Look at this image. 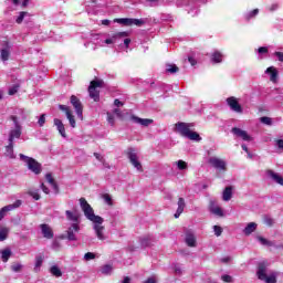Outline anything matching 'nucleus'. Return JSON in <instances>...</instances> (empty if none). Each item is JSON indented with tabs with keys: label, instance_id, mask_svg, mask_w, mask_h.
Returning a JSON list of instances; mask_svg holds the SVG:
<instances>
[{
	"label": "nucleus",
	"instance_id": "40",
	"mask_svg": "<svg viewBox=\"0 0 283 283\" xmlns=\"http://www.w3.org/2000/svg\"><path fill=\"white\" fill-rule=\"evenodd\" d=\"M9 230L8 228L0 229V242H3L8 238Z\"/></svg>",
	"mask_w": 283,
	"mask_h": 283
},
{
	"label": "nucleus",
	"instance_id": "57",
	"mask_svg": "<svg viewBox=\"0 0 283 283\" xmlns=\"http://www.w3.org/2000/svg\"><path fill=\"white\" fill-rule=\"evenodd\" d=\"M275 146L277 147V149H283V139H276Z\"/></svg>",
	"mask_w": 283,
	"mask_h": 283
},
{
	"label": "nucleus",
	"instance_id": "30",
	"mask_svg": "<svg viewBox=\"0 0 283 283\" xmlns=\"http://www.w3.org/2000/svg\"><path fill=\"white\" fill-rule=\"evenodd\" d=\"M2 262H8L12 256V250L10 248H6L4 250L0 251Z\"/></svg>",
	"mask_w": 283,
	"mask_h": 283
},
{
	"label": "nucleus",
	"instance_id": "9",
	"mask_svg": "<svg viewBox=\"0 0 283 283\" xmlns=\"http://www.w3.org/2000/svg\"><path fill=\"white\" fill-rule=\"evenodd\" d=\"M71 104L73 105L77 117L83 120V104L81 103V99H78V97H76L75 95L71 96Z\"/></svg>",
	"mask_w": 283,
	"mask_h": 283
},
{
	"label": "nucleus",
	"instance_id": "42",
	"mask_svg": "<svg viewBox=\"0 0 283 283\" xmlns=\"http://www.w3.org/2000/svg\"><path fill=\"white\" fill-rule=\"evenodd\" d=\"M260 10L259 9H254L253 11H251L250 13L245 14V19L247 21L253 19V17H258Z\"/></svg>",
	"mask_w": 283,
	"mask_h": 283
},
{
	"label": "nucleus",
	"instance_id": "21",
	"mask_svg": "<svg viewBox=\"0 0 283 283\" xmlns=\"http://www.w3.org/2000/svg\"><path fill=\"white\" fill-rule=\"evenodd\" d=\"M266 175L269 178L274 180V182H276L277 185H281V187H283V177L280 174H277L273 170H268Z\"/></svg>",
	"mask_w": 283,
	"mask_h": 283
},
{
	"label": "nucleus",
	"instance_id": "19",
	"mask_svg": "<svg viewBox=\"0 0 283 283\" xmlns=\"http://www.w3.org/2000/svg\"><path fill=\"white\" fill-rule=\"evenodd\" d=\"M125 36H127V32H118L112 35V38L106 39L104 43H106V45H112L116 43L118 39H125Z\"/></svg>",
	"mask_w": 283,
	"mask_h": 283
},
{
	"label": "nucleus",
	"instance_id": "18",
	"mask_svg": "<svg viewBox=\"0 0 283 283\" xmlns=\"http://www.w3.org/2000/svg\"><path fill=\"white\" fill-rule=\"evenodd\" d=\"M185 242L187 247L196 248L198 247V241L196 240V234H193L191 231L186 232Z\"/></svg>",
	"mask_w": 283,
	"mask_h": 283
},
{
	"label": "nucleus",
	"instance_id": "64",
	"mask_svg": "<svg viewBox=\"0 0 283 283\" xmlns=\"http://www.w3.org/2000/svg\"><path fill=\"white\" fill-rule=\"evenodd\" d=\"M122 283H132V279L129 276L124 277Z\"/></svg>",
	"mask_w": 283,
	"mask_h": 283
},
{
	"label": "nucleus",
	"instance_id": "34",
	"mask_svg": "<svg viewBox=\"0 0 283 283\" xmlns=\"http://www.w3.org/2000/svg\"><path fill=\"white\" fill-rule=\"evenodd\" d=\"M41 266H43V256L38 255L35 256V265H34L35 273H39V271H41Z\"/></svg>",
	"mask_w": 283,
	"mask_h": 283
},
{
	"label": "nucleus",
	"instance_id": "4",
	"mask_svg": "<svg viewBox=\"0 0 283 283\" xmlns=\"http://www.w3.org/2000/svg\"><path fill=\"white\" fill-rule=\"evenodd\" d=\"M20 159L23 160V163H25L28 169L30 171H32L33 174H35V176H39V174H41V171H43L41 164L39 161H36V159H34L32 157H28L23 154H20Z\"/></svg>",
	"mask_w": 283,
	"mask_h": 283
},
{
	"label": "nucleus",
	"instance_id": "15",
	"mask_svg": "<svg viewBox=\"0 0 283 283\" xmlns=\"http://www.w3.org/2000/svg\"><path fill=\"white\" fill-rule=\"evenodd\" d=\"M93 229L95 231L96 238L99 240H106L105 227L103 226V222H93Z\"/></svg>",
	"mask_w": 283,
	"mask_h": 283
},
{
	"label": "nucleus",
	"instance_id": "11",
	"mask_svg": "<svg viewBox=\"0 0 283 283\" xmlns=\"http://www.w3.org/2000/svg\"><path fill=\"white\" fill-rule=\"evenodd\" d=\"M78 231H81V227L78 226V223H72L71 227H69V229L66 230L67 240H70L71 242L76 241V233H78Z\"/></svg>",
	"mask_w": 283,
	"mask_h": 283
},
{
	"label": "nucleus",
	"instance_id": "58",
	"mask_svg": "<svg viewBox=\"0 0 283 283\" xmlns=\"http://www.w3.org/2000/svg\"><path fill=\"white\" fill-rule=\"evenodd\" d=\"M107 122L109 123V125H114V115H112L111 113H107Z\"/></svg>",
	"mask_w": 283,
	"mask_h": 283
},
{
	"label": "nucleus",
	"instance_id": "13",
	"mask_svg": "<svg viewBox=\"0 0 283 283\" xmlns=\"http://www.w3.org/2000/svg\"><path fill=\"white\" fill-rule=\"evenodd\" d=\"M227 103L232 112H235L237 114H242V106L240 105V103H238V98H235L234 96L228 97Z\"/></svg>",
	"mask_w": 283,
	"mask_h": 283
},
{
	"label": "nucleus",
	"instance_id": "55",
	"mask_svg": "<svg viewBox=\"0 0 283 283\" xmlns=\"http://www.w3.org/2000/svg\"><path fill=\"white\" fill-rule=\"evenodd\" d=\"M59 109H61V112H65L66 116H67V113H72L70 111V107H67L65 105H59Z\"/></svg>",
	"mask_w": 283,
	"mask_h": 283
},
{
	"label": "nucleus",
	"instance_id": "26",
	"mask_svg": "<svg viewBox=\"0 0 283 283\" xmlns=\"http://www.w3.org/2000/svg\"><path fill=\"white\" fill-rule=\"evenodd\" d=\"M21 205H23V201L18 199L14 201V203L4 206L2 208V211H4V213H8V211H14V209H19V207H21Z\"/></svg>",
	"mask_w": 283,
	"mask_h": 283
},
{
	"label": "nucleus",
	"instance_id": "46",
	"mask_svg": "<svg viewBox=\"0 0 283 283\" xmlns=\"http://www.w3.org/2000/svg\"><path fill=\"white\" fill-rule=\"evenodd\" d=\"M264 223L268 226V227H273V224H275V219L266 216L264 217Z\"/></svg>",
	"mask_w": 283,
	"mask_h": 283
},
{
	"label": "nucleus",
	"instance_id": "10",
	"mask_svg": "<svg viewBox=\"0 0 283 283\" xmlns=\"http://www.w3.org/2000/svg\"><path fill=\"white\" fill-rule=\"evenodd\" d=\"M209 165H211V167H214V169H219L220 171H227V161L218 157H211L209 159Z\"/></svg>",
	"mask_w": 283,
	"mask_h": 283
},
{
	"label": "nucleus",
	"instance_id": "29",
	"mask_svg": "<svg viewBox=\"0 0 283 283\" xmlns=\"http://www.w3.org/2000/svg\"><path fill=\"white\" fill-rule=\"evenodd\" d=\"M258 229V223L250 222L248 226L243 229L244 235H251V233H254V231Z\"/></svg>",
	"mask_w": 283,
	"mask_h": 283
},
{
	"label": "nucleus",
	"instance_id": "36",
	"mask_svg": "<svg viewBox=\"0 0 283 283\" xmlns=\"http://www.w3.org/2000/svg\"><path fill=\"white\" fill-rule=\"evenodd\" d=\"M50 272L55 277H61V275H63V272H61V269H59V266H56V265L51 266Z\"/></svg>",
	"mask_w": 283,
	"mask_h": 283
},
{
	"label": "nucleus",
	"instance_id": "47",
	"mask_svg": "<svg viewBox=\"0 0 283 283\" xmlns=\"http://www.w3.org/2000/svg\"><path fill=\"white\" fill-rule=\"evenodd\" d=\"M103 200L106 202V205H108L109 207H112V205H114L112 202V196H109V193H104L103 195Z\"/></svg>",
	"mask_w": 283,
	"mask_h": 283
},
{
	"label": "nucleus",
	"instance_id": "37",
	"mask_svg": "<svg viewBox=\"0 0 283 283\" xmlns=\"http://www.w3.org/2000/svg\"><path fill=\"white\" fill-rule=\"evenodd\" d=\"M25 17H30V13L25 11L20 12L18 18L15 19V23H23V20L25 19Z\"/></svg>",
	"mask_w": 283,
	"mask_h": 283
},
{
	"label": "nucleus",
	"instance_id": "44",
	"mask_svg": "<svg viewBox=\"0 0 283 283\" xmlns=\"http://www.w3.org/2000/svg\"><path fill=\"white\" fill-rule=\"evenodd\" d=\"M66 118L70 122L71 127H76V120L74 119V115H72V113H67Z\"/></svg>",
	"mask_w": 283,
	"mask_h": 283
},
{
	"label": "nucleus",
	"instance_id": "62",
	"mask_svg": "<svg viewBox=\"0 0 283 283\" xmlns=\"http://www.w3.org/2000/svg\"><path fill=\"white\" fill-rule=\"evenodd\" d=\"M188 61H189L190 65H196V63H198V62L196 61V59L192 57V56H189V57H188Z\"/></svg>",
	"mask_w": 283,
	"mask_h": 283
},
{
	"label": "nucleus",
	"instance_id": "25",
	"mask_svg": "<svg viewBox=\"0 0 283 283\" xmlns=\"http://www.w3.org/2000/svg\"><path fill=\"white\" fill-rule=\"evenodd\" d=\"M65 216H66V219L70 220L71 222H73V224H78V212L74 211H70V210H66L65 211Z\"/></svg>",
	"mask_w": 283,
	"mask_h": 283
},
{
	"label": "nucleus",
	"instance_id": "27",
	"mask_svg": "<svg viewBox=\"0 0 283 283\" xmlns=\"http://www.w3.org/2000/svg\"><path fill=\"white\" fill-rule=\"evenodd\" d=\"M155 242H156V238H154V237H151V235L144 237V238L140 240V244H142V247H144V248L153 247Z\"/></svg>",
	"mask_w": 283,
	"mask_h": 283
},
{
	"label": "nucleus",
	"instance_id": "8",
	"mask_svg": "<svg viewBox=\"0 0 283 283\" xmlns=\"http://www.w3.org/2000/svg\"><path fill=\"white\" fill-rule=\"evenodd\" d=\"M127 158L129 159V163L137 169V171H143V164L138 160V154H136V149L128 148L127 149Z\"/></svg>",
	"mask_w": 283,
	"mask_h": 283
},
{
	"label": "nucleus",
	"instance_id": "3",
	"mask_svg": "<svg viewBox=\"0 0 283 283\" xmlns=\"http://www.w3.org/2000/svg\"><path fill=\"white\" fill-rule=\"evenodd\" d=\"M259 280H262L265 283H277V272H272L266 276V265L264 263L259 264V270L256 272Z\"/></svg>",
	"mask_w": 283,
	"mask_h": 283
},
{
	"label": "nucleus",
	"instance_id": "23",
	"mask_svg": "<svg viewBox=\"0 0 283 283\" xmlns=\"http://www.w3.org/2000/svg\"><path fill=\"white\" fill-rule=\"evenodd\" d=\"M132 120H134V123H137V125H143V127H149V125L154 123V119L140 118L136 116H132Z\"/></svg>",
	"mask_w": 283,
	"mask_h": 283
},
{
	"label": "nucleus",
	"instance_id": "63",
	"mask_svg": "<svg viewBox=\"0 0 283 283\" xmlns=\"http://www.w3.org/2000/svg\"><path fill=\"white\" fill-rule=\"evenodd\" d=\"M144 283H156V279L155 277H149Z\"/></svg>",
	"mask_w": 283,
	"mask_h": 283
},
{
	"label": "nucleus",
	"instance_id": "43",
	"mask_svg": "<svg viewBox=\"0 0 283 283\" xmlns=\"http://www.w3.org/2000/svg\"><path fill=\"white\" fill-rule=\"evenodd\" d=\"M19 87H21L19 84H14L9 88V96H14L17 92H19Z\"/></svg>",
	"mask_w": 283,
	"mask_h": 283
},
{
	"label": "nucleus",
	"instance_id": "7",
	"mask_svg": "<svg viewBox=\"0 0 283 283\" xmlns=\"http://www.w3.org/2000/svg\"><path fill=\"white\" fill-rule=\"evenodd\" d=\"M11 120L13 122L14 128L9 132L8 140L14 144V138H21V125L17 116H11Z\"/></svg>",
	"mask_w": 283,
	"mask_h": 283
},
{
	"label": "nucleus",
	"instance_id": "51",
	"mask_svg": "<svg viewBox=\"0 0 283 283\" xmlns=\"http://www.w3.org/2000/svg\"><path fill=\"white\" fill-rule=\"evenodd\" d=\"M176 165H177L178 169H180V170L187 169V164H186L185 160H178V161L176 163Z\"/></svg>",
	"mask_w": 283,
	"mask_h": 283
},
{
	"label": "nucleus",
	"instance_id": "33",
	"mask_svg": "<svg viewBox=\"0 0 283 283\" xmlns=\"http://www.w3.org/2000/svg\"><path fill=\"white\" fill-rule=\"evenodd\" d=\"M112 271H114L112 264H105L101 268L102 275H112Z\"/></svg>",
	"mask_w": 283,
	"mask_h": 283
},
{
	"label": "nucleus",
	"instance_id": "52",
	"mask_svg": "<svg viewBox=\"0 0 283 283\" xmlns=\"http://www.w3.org/2000/svg\"><path fill=\"white\" fill-rule=\"evenodd\" d=\"M221 280H222V282H226V283H231V282H233V277H232L231 275H229V274L222 275V276H221Z\"/></svg>",
	"mask_w": 283,
	"mask_h": 283
},
{
	"label": "nucleus",
	"instance_id": "60",
	"mask_svg": "<svg viewBox=\"0 0 283 283\" xmlns=\"http://www.w3.org/2000/svg\"><path fill=\"white\" fill-rule=\"evenodd\" d=\"M113 113L116 114L118 118H123V113L120 112V108H115Z\"/></svg>",
	"mask_w": 283,
	"mask_h": 283
},
{
	"label": "nucleus",
	"instance_id": "49",
	"mask_svg": "<svg viewBox=\"0 0 283 283\" xmlns=\"http://www.w3.org/2000/svg\"><path fill=\"white\" fill-rule=\"evenodd\" d=\"M96 258V254H94L93 252H87L84 254V260L86 262H90V260H94Z\"/></svg>",
	"mask_w": 283,
	"mask_h": 283
},
{
	"label": "nucleus",
	"instance_id": "20",
	"mask_svg": "<svg viewBox=\"0 0 283 283\" xmlns=\"http://www.w3.org/2000/svg\"><path fill=\"white\" fill-rule=\"evenodd\" d=\"M53 123L62 138H67V134L65 133V125H63V122L59 118H55Z\"/></svg>",
	"mask_w": 283,
	"mask_h": 283
},
{
	"label": "nucleus",
	"instance_id": "1",
	"mask_svg": "<svg viewBox=\"0 0 283 283\" xmlns=\"http://www.w3.org/2000/svg\"><path fill=\"white\" fill-rule=\"evenodd\" d=\"M177 134L182 136L184 138H188V140H195V143H200L202 137L197 132L191 130L193 124H188L184 122H179L175 125Z\"/></svg>",
	"mask_w": 283,
	"mask_h": 283
},
{
	"label": "nucleus",
	"instance_id": "59",
	"mask_svg": "<svg viewBox=\"0 0 283 283\" xmlns=\"http://www.w3.org/2000/svg\"><path fill=\"white\" fill-rule=\"evenodd\" d=\"M40 187H41V189H42V191H43L44 193H46V195L50 193V188L46 187L45 184H41Z\"/></svg>",
	"mask_w": 283,
	"mask_h": 283
},
{
	"label": "nucleus",
	"instance_id": "53",
	"mask_svg": "<svg viewBox=\"0 0 283 283\" xmlns=\"http://www.w3.org/2000/svg\"><path fill=\"white\" fill-rule=\"evenodd\" d=\"M273 55L276 56L281 63H283V52L276 51L273 53Z\"/></svg>",
	"mask_w": 283,
	"mask_h": 283
},
{
	"label": "nucleus",
	"instance_id": "61",
	"mask_svg": "<svg viewBox=\"0 0 283 283\" xmlns=\"http://www.w3.org/2000/svg\"><path fill=\"white\" fill-rule=\"evenodd\" d=\"M114 105H115L116 107H123L124 103L120 102V99H115V101H114Z\"/></svg>",
	"mask_w": 283,
	"mask_h": 283
},
{
	"label": "nucleus",
	"instance_id": "38",
	"mask_svg": "<svg viewBox=\"0 0 283 283\" xmlns=\"http://www.w3.org/2000/svg\"><path fill=\"white\" fill-rule=\"evenodd\" d=\"M32 199L34 200H41V195H39V189L29 190L28 192Z\"/></svg>",
	"mask_w": 283,
	"mask_h": 283
},
{
	"label": "nucleus",
	"instance_id": "17",
	"mask_svg": "<svg viewBox=\"0 0 283 283\" xmlns=\"http://www.w3.org/2000/svg\"><path fill=\"white\" fill-rule=\"evenodd\" d=\"M40 229L42 231L43 238H46V240H52V238H54V232L52 231V228L49 224L42 223L40 224Z\"/></svg>",
	"mask_w": 283,
	"mask_h": 283
},
{
	"label": "nucleus",
	"instance_id": "50",
	"mask_svg": "<svg viewBox=\"0 0 283 283\" xmlns=\"http://www.w3.org/2000/svg\"><path fill=\"white\" fill-rule=\"evenodd\" d=\"M213 231L217 238H220V235H222V228L220 226H213Z\"/></svg>",
	"mask_w": 283,
	"mask_h": 283
},
{
	"label": "nucleus",
	"instance_id": "31",
	"mask_svg": "<svg viewBox=\"0 0 283 283\" xmlns=\"http://www.w3.org/2000/svg\"><path fill=\"white\" fill-rule=\"evenodd\" d=\"M46 182L51 185V187L54 189L55 193H59V185H56V181H54V178L52 177V174H46L45 175Z\"/></svg>",
	"mask_w": 283,
	"mask_h": 283
},
{
	"label": "nucleus",
	"instance_id": "32",
	"mask_svg": "<svg viewBox=\"0 0 283 283\" xmlns=\"http://www.w3.org/2000/svg\"><path fill=\"white\" fill-rule=\"evenodd\" d=\"M4 156L7 158H14V144L12 142H9V145L6 147Z\"/></svg>",
	"mask_w": 283,
	"mask_h": 283
},
{
	"label": "nucleus",
	"instance_id": "2",
	"mask_svg": "<svg viewBox=\"0 0 283 283\" xmlns=\"http://www.w3.org/2000/svg\"><path fill=\"white\" fill-rule=\"evenodd\" d=\"M80 207L85 218L91 222H105V220L101 216L94 214V209L87 203V200H85V198L80 199Z\"/></svg>",
	"mask_w": 283,
	"mask_h": 283
},
{
	"label": "nucleus",
	"instance_id": "48",
	"mask_svg": "<svg viewBox=\"0 0 283 283\" xmlns=\"http://www.w3.org/2000/svg\"><path fill=\"white\" fill-rule=\"evenodd\" d=\"M261 123H263V125H273V119H271V117H261L260 118Z\"/></svg>",
	"mask_w": 283,
	"mask_h": 283
},
{
	"label": "nucleus",
	"instance_id": "22",
	"mask_svg": "<svg viewBox=\"0 0 283 283\" xmlns=\"http://www.w3.org/2000/svg\"><path fill=\"white\" fill-rule=\"evenodd\" d=\"M178 208L175 212V218H180V216H182V212L185 211V207H187V203L185 202V198L180 197L178 199Z\"/></svg>",
	"mask_w": 283,
	"mask_h": 283
},
{
	"label": "nucleus",
	"instance_id": "39",
	"mask_svg": "<svg viewBox=\"0 0 283 283\" xmlns=\"http://www.w3.org/2000/svg\"><path fill=\"white\" fill-rule=\"evenodd\" d=\"M22 269H23V264L21 263H13L11 265V271H13V273H21Z\"/></svg>",
	"mask_w": 283,
	"mask_h": 283
},
{
	"label": "nucleus",
	"instance_id": "16",
	"mask_svg": "<svg viewBox=\"0 0 283 283\" xmlns=\"http://www.w3.org/2000/svg\"><path fill=\"white\" fill-rule=\"evenodd\" d=\"M209 211L212 212L213 216H218L219 218L224 217L222 208H220V206H218V203L213 200H210Z\"/></svg>",
	"mask_w": 283,
	"mask_h": 283
},
{
	"label": "nucleus",
	"instance_id": "35",
	"mask_svg": "<svg viewBox=\"0 0 283 283\" xmlns=\"http://www.w3.org/2000/svg\"><path fill=\"white\" fill-rule=\"evenodd\" d=\"M211 61L212 63H222V53H220V51L213 52L211 56Z\"/></svg>",
	"mask_w": 283,
	"mask_h": 283
},
{
	"label": "nucleus",
	"instance_id": "28",
	"mask_svg": "<svg viewBox=\"0 0 283 283\" xmlns=\"http://www.w3.org/2000/svg\"><path fill=\"white\" fill-rule=\"evenodd\" d=\"M231 198H233V187L229 186L223 190L222 200H224V202H229Z\"/></svg>",
	"mask_w": 283,
	"mask_h": 283
},
{
	"label": "nucleus",
	"instance_id": "14",
	"mask_svg": "<svg viewBox=\"0 0 283 283\" xmlns=\"http://www.w3.org/2000/svg\"><path fill=\"white\" fill-rule=\"evenodd\" d=\"M11 50H12V45H10V42H4L2 44V49L0 50L1 61L3 62L9 61Z\"/></svg>",
	"mask_w": 283,
	"mask_h": 283
},
{
	"label": "nucleus",
	"instance_id": "41",
	"mask_svg": "<svg viewBox=\"0 0 283 283\" xmlns=\"http://www.w3.org/2000/svg\"><path fill=\"white\" fill-rule=\"evenodd\" d=\"M258 240L263 247H273V242L264 239V237H258Z\"/></svg>",
	"mask_w": 283,
	"mask_h": 283
},
{
	"label": "nucleus",
	"instance_id": "5",
	"mask_svg": "<svg viewBox=\"0 0 283 283\" xmlns=\"http://www.w3.org/2000/svg\"><path fill=\"white\" fill-rule=\"evenodd\" d=\"M96 87H103V80H93L88 86V94L93 101H101V92Z\"/></svg>",
	"mask_w": 283,
	"mask_h": 283
},
{
	"label": "nucleus",
	"instance_id": "56",
	"mask_svg": "<svg viewBox=\"0 0 283 283\" xmlns=\"http://www.w3.org/2000/svg\"><path fill=\"white\" fill-rule=\"evenodd\" d=\"M259 54H268L269 49L266 46H261L258 49Z\"/></svg>",
	"mask_w": 283,
	"mask_h": 283
},
{
	"label": "nucleus",
	"instance_id": "6",
	"mask_svg": "<svg viewBox=\"0 0 283 283\" xmlns=\"http://www.w3.org/2000/svg\"><path fill=\"white\" fill-rule=\"evenodd\" d=\"M115 23H120V25H136L137 28H143L145 25V19H134V18H119L114 20Z\"/></svg>",
	"mask_w": 283,
	"mask_h": 283
},
{
	"label": "nucleus",
	"instance_id": "12",
	"mask_svg": "<svg viewBox=\"0 0 283 283\" xmlns=\"http://www.w3.org/2000/svg\"><path fill=\"white\" fill-rule=\"evenodd\" d=\"M231 133L234 136H237V138H242V140H245L247 143H251V140H253V138L249 135V133H247V130H243L241 128L233 127L231 129Z\"/></svg>",
	"mask_w": 283,
	"mask_h": 283
},
{
	"label": "nucleus",
	"instance_id": "54",
	"mask_svg": "<svg viewBox=\"0 0 283 283\" xmlns=\"http://www.w3.org/2000/svg\"><path fill=\"white\" fill-rule=\"evenodd\" d=\"M38 124L40 125V127H43V125H45V114H42L40 116Z\"/></svg>",
	"mask_w": 283,
	"mask_h": 283
},
{
	"label": "nucleus",
	"instance_id": "24",
	"mask_svg": "<svg viewBox=\"0 0 283 283\" xmlns=\"http://www.w3.org/2000/svg\"><path fill=\"white\" fill-rule=\"evenodd\" d=\"M265 74H270V81L272 83L277 82V69L275 66H270L265 70Z\"/></svg>",
	"mask_w": 283,
	"mask_h": 283
},
{
	"label": "nucleus",
	"instance_id": "45",
	"mask_svg": "<svg viewBox=\"0 0 283 283\" xmlns=\"http://www.w3.org/2000/svg\"><path fill=\"white\" fill-rule=\"evenodd\" d=\"M178 66H176V64H169L166 69L167 72H169L170 74H176V72H178Z\"/></svg>",
	"mask_w": 283,
	"mask_h": 283
}]
</instances>
